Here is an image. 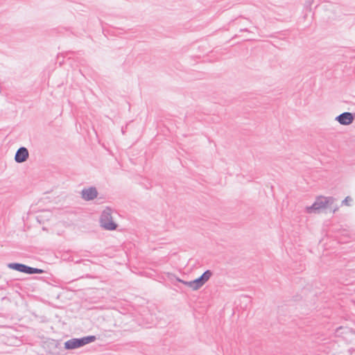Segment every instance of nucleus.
Wrapping results in <instances>:
<instances>
[{
    "mask_svg": "<svg viewBox=\"0 0 355 355\" xmlns=\"http://www.w3.org/2000/svg\"><path fill=\"white\" fill-rule=\"evenodd\" d=\"M95 339L96 338L94 336L84 337L80 339L73 338L67 341L64 343V347L67 349H76L94 342Z\"/></svg>",
    "mask_w": 355,
    "mask_h": 355,
    "instance_id": "nucleus-1",
    "label": "nucleus"
},
{
    "mask_svg": "<svg viewBox=\"0 0 355 355\" xmlns=\"http://www.w3.org/2000/svg\"><path fill=\"white\" fill-rule=\"evenodd\" d=\"M211 273L209 270L205 272L199 278L191 282H182L183 284L192 290H198L211 277Z\"/></svg>",
    "mask_w": 355,
    "mask_h": 355,
    "instance_id": "nucleus-2",
    "label": "nucleus"
},
{
    "mask_svg": "<svg viewBox=\"0 0 355 355\" xmlns=\"http://www.w3.org/2000/svg\"><path fill=\"white\" fill-rule=\"evenodd\" d=\"M332 200L326 197H318L311 207L307 208L309 212H311L312 210H320L327 207Z\"/></svg>",
    "mask_w": 355,
    "mask_h": 355,
    "instance_id": "nucleus-3",
    "label": "nucleus"
},
{
    "mask_svg": "<svg viewBox=\"0 0 355 355\" xmlns=\"http://www.w3.org/2000/svg\"><path fill=\"white\" fill-rule=\"evenodd\" d=\"M101 222L102 225L107 230H113L116 228V225L111 220L110 211L109 209L103 211Z\"/></svg>",
    "mask_w": 355,
    "mask_h": 355,
    "instance_id": "nucleus-4",
    "label": "nucleus"
},
{
    "mask_svg": "<svg viewBox=\"0 0 355 355\" xmlns=\"http://www.w3.org/2000/svg\"><path fill=\"white\" fill-rule=\"evenodd\" d=\"M9 268H10L13 270L19 271V272L27 273V274L42 272L41 270L33 268L26 266L24 264H20V263H10V264H9Z\"/></svg>",
    "mask_w": 355,
    "mask_h": 355,
    "instance_id": "nucleus-5",
    "label": "nucleus"
},
{
    "mask_svg": "<svg viewBox=\"0 0 355 355\" xmlns=\"http://www.w3.org/2000/svg\"><path fill=\"white\" fill-rule=\"evenodd\" d=\"M97 191L95 188H88L82 191V197L85 200H91L96 198Z\"/></svg>",
    "mask_w": 355,
    "mask_h": 355,
    "instance_id": "nucleus-6",
    "label": "nucleus"
},
{
    "mask_svg": "<svg viewBox=\"0 0 355 355\" xmlns=\"http://www.w3.org/2000/svg\"><path fill=\"white\" fill-rule=\"evenodd\" d=\"M28 157V150L26 148L21 147L17 150L15 159L17 162L21 163L25 162Z\"/></svg>",
    "mask_w": 355,
    "mask_h": 355,
    "instance_id": "nucleus-7",
    "label": "nucleus"
},
{
    "mask_svg": "<svg viewBox=\"0 0 355 355\" xmlns=\"http://www.w3.org/2000/svg\"><path fill=\"white\" fill-rule=\"evenodd\" d=\"M338 122L343 125H349L353 121V116L349 112H345L337 118Z\"/></svg>",
    "mask_w": 355,
    "mask_h": 355,
    "instance_id": "nucleus-8",
    "label": "nucleus"
},
{
    "mask_svg": "<svg viewBox=\"0 0 355 355\" xmlns=\"http://www.w3.org/2000/svg\"><path fill=\"white\" fill-rule=\"evenodd\" d=\"M352 200V199L350 197L347 196L345 198V199L343 200V202L346 205H349Z\"/></svg>",
    "mask_w": 355,
    "mask_h": 355,
    "instance_id": "nucleus-9",
    "label": "nucleus"
}]
</instances>
